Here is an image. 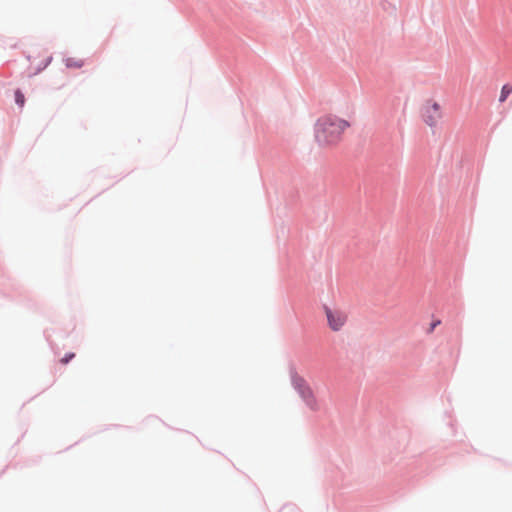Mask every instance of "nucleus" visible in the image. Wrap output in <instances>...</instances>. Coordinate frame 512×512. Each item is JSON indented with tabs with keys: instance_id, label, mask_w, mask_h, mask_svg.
<instances>
[{
	"instance_id": "obj_3",
	"label": "nucleus",
	"mask_w": 512,
	"mask_h": 512,
	"mask_svg": "<svg viewBox=\"0 0 512 512\" xmlns=\"http://www.w3.org/2000/svg\"><path fill=\"white\" fill-rule=\"evenodd\" d=\"M422 116L427 125L430 127L436 126L442 117L440 105L435 101H427L423 108Z\"/></svg>"
},
{
	"instance_id": "obj_10",
	"label": "nucleus",
	"mask_w": 512,
	"mask_h": 512,
	"mask_svg": "<svg viewBox=\"0 0 512 512\" xmlns=\"http://www.w3.org/2000/svg\"><path fill=\"white\" fill-rule=\"evenodd\" d=\"M439 324H440V320H437V321H435L434 323H432L430 331H433V330H434V328H435L437 325H439Z\"/></svg>"
},
{
	"instance_id": "obj_2",
	"label": "nucleus",
	"mask_w": 512,
	"mask_h": 512,
	"mask_svg": "<svg viewBox=\"0 0 512 512\" xmlns=\"http://www.w3.org/2000/svg\"><path fill=\"white\" fill-rule=\"evenodd\" d=\"M324 311L330 329L340 331L346 324L347 314L340 309H332L327 306L324 307Z\"/></svg>"
},
{
	"instance_id": "obj_9",
	"label": "nucleus",
	"mask_w": 512,
	"mask_h": 512,
	"mask_svg": "<svg viewBox=\"0 0 512 512\" xmlns=\"http://www.w3.org/2000/svg\"><path fill=\"white\" fill-rule=\"evenodd\" d=\"M50 60L51 58L50 57H47L43 60L42 64L40 67L37 68V71H40L42 70L43 68H45L49 63H50Z\"/></svg>"
},
{
	"instance_id": "obj_7",
	"label": "nucleus",
	"mask_w": 512,
	"mask_h": 512,
	"mask_svg": "<svg viewBox=\"0 0 512 512\" xmlns=\"http://www.w3.org/2000/svg\"><path fill=\"white\" fill-rule=\"evenodd\" d=\"M15 101L20 107H23L25 104V97L23 93L19 90L15 92Z\"/></svg>"
},
{
	"instance_id": "obj_6",
	"label": "nucleus",
	"mask_w": 512,
	"mask_h": 512,
	"mask_svg": "<svg viewBox=\"0 0 512 512\" xmlns=\"http://www.w3.org/2000/svg\"><path fill=\"white\" fill-rule=\"evenodd\" d=\"M512 93V85L504 84L501 88L499 102L503 103L506 101L507 97Z\"/></svg>"
},
{
	"instance_id": "obj_5",
	"label": "nucleus",
	"mask_w": 512,
	"mask_h": 512,
	"mask_svg": "<svg viewBox=\"0 0 512 512\" xmlns=\"http://www.w3.org/2000/svg\"><path fill=\"white\" fill-rule=\"evenodd\" d=\"M65 65L68 68H81L84 65V61L79 58H67L65 60Z\"/></svg>"
},
{
	"instance_id": "obj_8",
	"label": "nucleus",
	"mask_w": 512,
	"mask_h": 512,
	"mask_svg": "<svg viewBox=\"0 0 512 512\" xmlns=\"http://www.w3.org/2000/svg\"><path fill=\"white\" fill-rule=\"evenodd\" d=\"M75 357L74 353L66 354L63 358H61L60 362L62 364H67L71 359Z\"/></svg>"
},
{
	"instance_id": "obj_4",
	"label": "nucleus",
	"mask_w": 512,
	"mask_h": 512,
	"mask_svg": "<svg viewBox=\"0 0 512 512\" xmlns=\"http://www.w3.org/2000/svg\"><path fill=\"white\" fill-rule=\"evenodd\" d=\"M300 382V394L306 404L312 409V410H318L319 404L318 401L313 393V391L304 384V381L302 379L298 380Z\"/></svg>"
},
{
	"instance_id": "obj_1",
	"label": "nucleus",
	"mask_w": 512,
	"mask_h": 512,
	"mask_svg": "<svg viewBox=\"0 0 512 512\" xmlns=\"http://www.w3.org/2000/svg\"><path fill=\"white\" fill-rule=\"evenodd\" d=\"M349 126L348 121L336 115H323L319 117L315 123V140L322 146L336 144L342 139L344 131Z\"/></svg>"
}]
</instances>
